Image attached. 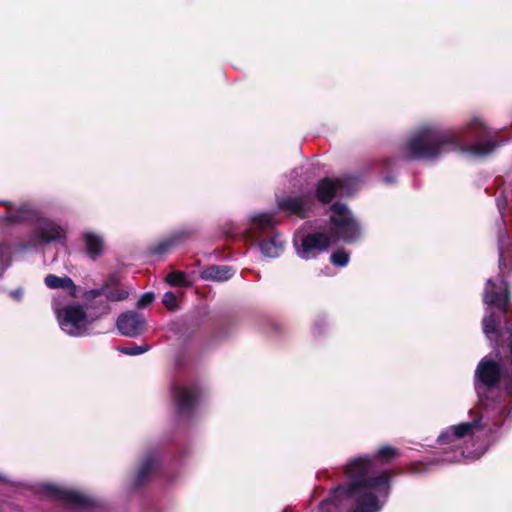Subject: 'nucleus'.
<instances>
[{"instance_id": "1", "label": "nucleus", "mask_w": 512, "mask_h": 512, "mask_svg": "<svg viewBox=\"0 0 512 512\" xmlns=\"http://www.w3.org/2000/svg\"><path fill=\"white\" fill-rule=\"evenodd\" d=\"M398 453L390 446L380 448L373 457L359 456L347 463L345 474L350 483L338 487L324 500L319 512H343L355 502V512H379L390 493V479L385 471H376L378 461H388Z\"/></svg>"}, {"instance_id": "2", "label": "nucleus", "mask_w": 512, "mask_h": 512, "mask_svg": "<svg viewBox=\"0 0 512 512\" xmlns=\"http://www.w3.org/2000/svg\"><path fill=\"white\" fill-rule=\"evenodd\" d=\"M497 146L484 120L473 116L457 133L446 131L435 122L420 125L404 145L403 156L408 160H434L451 151L483 156Z\"/></svg>"}, {"instance_id": "3", "label": "nucleus", "mask_w": 512, "mask_h": 512, "mask_svg": "<svg viewBox=\"0 0 512 512\" xmlns=\"http://www.w3.org/2000/svg\"><path fill=\"white\" fill-rule=\"evenodd\" d=\"M331 222L336 239L345 242H353L360 236V228L357 221L346 205L335 203L331 207ZM334 239L324 232H312L297 234L294 239L296 255L302 260L309 261L326 252Z\"/></svg>"}, {"instance_id": "4", "label": "nucleus", "mask_w": 512, "mask_h": 512, "mask_svg": "<svg viewBox=\"0 0 512 512\" xmlns=\"http://www.w3.org/2000/svg\"><path fill=\"white\" fill-rule=\"evenodd\" d=\"M5 219L13 223L28 222L32 226L28 241L21 246L22 250L39 248L65 239L66 231L62 225L42 216L28 203H22L18 207L9 204Z\"/></svg>"}, {"instance_id": "5", "label": "nucleus", "mask_w": 512, "mask_h": 512, "mask_svg": "<svg viewBox=\"0 0 512 512\" xmlns=\"http://www.w3.org/2000/svg\"><path fill=\"white\" fill-rule=\"evenodd\" d=\"M484 303L488 306L486 314L483 318V332L491 343L495 341L493 347L498 346L497 340V320L492 312V307H496L502 313H506L507 306L510 301L508 283L500 276L495 283L492 279H488L483 296Z\"/></svg>"}, {"instance_id": "6", "label": "nucleus", "mask_w": 512, "mask_h": 512, "mask_svg": "<svg viewBox=\"0 0 512 512\" xmlns=\"http://www.w3.org/2000/svg\"><path fill=\"white\" fill-rule=\"evenodd\" d=\"M58 324L63 332L72 337L89 335L94 319L89 318L82 305L72 303L60 307L53 304Z\"/></svg>"}, {"instance_id": "7", "label": "nucleus", "mask_w": 512, "mask_h": 512, "mask_svg": "<svg viewBox=\"0 0 512 512\" xmlns=\"http://www.w3.org/2000/svg\"><path fill=\"white\" fill-rule=\"evenodd\" d=\"M359 179L346 175L340 178H325L318 182L316 197L320 202L328 203L335 196L351 195L359 186Z\"/></svg>"}, {"instance_id": "8", "label": "nucleus", "mask_w": 512, "mask_h": 512, "mask_svg": "<svg viewBox=\"0 0 512 512\" xmlns=\"http://www.w3.org/2000/svg\"><path fill=\"white\" fill-rule=\"evenodd\" d=\"M43 489L48 495L62 500L73 507L84 508L93 505V500L79 491L67 489L55 484H45Z\"/></svg>"}, {"instance_id": "9", "label": "nucleus", "mask_w": 512, "mask_h": 512, "mask_svg": "<svg viewBox=\"0 0 512 512\" xmlns=\"http://www.w3.org/2000/svg\"><path fill=\"white\" fill-rule=\"evenodd\" d=\"M199 396L197 385H175L173 387V397L176 409L179 415L191 413Z\"/></svg>"}, {"instance_id": "10", "label": "nucleus", "mask_w": 512, "mask_h": 512, "mask_svg": "<svg viewBox=\"0 0 512 512\" xmlns=\"http://www.w3.org/2000/svg\"><path fill=\"white\" fill-rule=\"evenodd\" d=\"M116 326L122 335L136 337L144 331L145 319L142 315L129 311L118 317Z\"/></svg>"}, {"instance_id": "11", "label": "nucleus", "mask_w": 512, "mask_h": 512, "mask_svg": "<svg viewBox=\"0 0 512 512\" xmlns=\"http://www.w3.org/2000/svg\"><path fill=\"white\" fill-rule=\"evenodd\" d=\"M278 206L282 211L287 212L290 215H296L304 218L307 216V212L311 206L310 196H295L286 197L278 201Z\"/></svg>"}, {"instance_id": "12", "label": "nucleus", "mask_w": 512, "mask_h": 512, "mask_svg": "<svg viewBox=\"0 0 512 512\" xmlns=\"http://www.w3.org/2000/svg\"><path fill=\"white\" fill-rule=\"evenodd\" d=\"M82 241L85 253L90 259L95 260L104 253L105 242L101 234L92 230H85L82 233Z\"/></svg>"}, {"instance_id": "13", "label": "nucleus", "mask_w": 512, "mask_h": 512, "mask_svg": "<svg viewBox=\"0 0 512 512\" xmlns=\"http://www.w3.org/2000/svg\"><path fill=\"white\" fill-rule=\"evenodd\" d=\"M499 270L504 273L509 266L512 267V243L505 232L498 236Z\"/></svg>"}, {"instance_id": "14", "label": "nucleus", "mask_w": 512, "mask_h": 512, "mask_svg": "<svg viewBox=\"0 0 512 512\" xmlns=\"http://www.w3.org/2000/svg\"><path fill=\"white\" fill-rule=\"evenodd\" d=\"M129 293V289L121 287L117 279L112 277L96 294H104L109 301H122L129 296Z\"/></svg>"}, {"instance_id": "15", "label": "nucleus", "mask_w": 512, "mask_h": 512, "mask_svg": "<svg viewBox=\"0 0 512 512\" xmlns=\"http://www.w3.org/2000/svg\"><path fill=\"white\" fill-rule=\"evenodd\" d=\"M235 270L228 265H213L201 272V278L211 281H226L232 278Z\"/></svg>"}, {"instance_id": "16", "label": "nucleus", "mask_w": 512, "mask_h": 512, "mask_svg": "<svg viewBox=\"0 0 512 512\" xmlns=\"http://www.w3.org/2000/svg\"><path fill=\"white\" fill-rule=\"evenodd\" d=\"M44 283L50 289H63L68 291L70 296L76 295V285L68 276L59 277L49 274L45 277Z\"/></svg>"}, {"instance_id": "17", "label": "nucleus", "mask_w": 512, "mask_h": 512, "mask_svg": "<svg viewBox=\"0 0 512 512\" xmlns=\"http://www.w3.org/2000/svg\"><path fill=\"white\" fill-rule=\"evenodd\" d=\"M284 250V241L280 235H274L260 244L261 253L269 258L279 257Z\"/></svg>"}, {"instance_id": "18", "label": "nucleus", "mask_w": 512, "mask_h": 512, "mask_svg": "<svg viewBox=\"0 0 512 512\" xmlns=\"http://www.w3.org/2000/svg\"><path fill=\"white\" fill-rule=\"evenodd\" d=\"M157 459L155 456L149 455L143 459L141 466L135 478V484H142L147 477L156 469Z\"/></svg>"}, {"instance_id": "19", "label": "nucleus", "mask_w": 512, "mask_h": 512, "mask_svg": "<svg viewBox=\"0 0 512 512\" xmlns=\"http://www.w3.org/2000/svg\"><path fill=\"white\" fill-rule=\"evenodd\" d=\"M185 236L184 232H176L165 240L161 241L154 249L155 254H163L167 252L171 247H173L176 243L182 240Z\"/></svg>"}, {"instance_id": "20", "label": "nucleus", "mask_w": 512, "mask_h": 512, "mask_svg": "<svg viewBox=\"0 0 512 512\" xmlns=\"http://www.w3.org/2000/svg\"><path fill=\"white\" fill-rule=\"evenodd\" d=\"M253 226L262 231L271 228L274 225L273 215L270 213H261L252 217Z\"/></svg>"}, {"instance_id": "21", "label": "nucleus", "mask_w": 512, "mask_h": 512, "mask_svg": "<svg viewBox=\"0 0 512 512\" xmlns=\"http://www.w3.org/2000/svg\"><path fill=\"white\" fill-rule=\"evenodd\" d=\"M331 262L338 267H345L349 262V254L344 250H337L331 255Z\"/></svg>"}, {"instance_id": "22", "label": "nucleus", "mask_w": 512, "mask_h": 512, "mask_svg": "<svg viewBox=\"0 0 512 512\" xmlns=\"http://www.w3.org/2000/svg\"><path fill=\"white\" fill-rule=\"evenodd\" d=\"M149 349H150V346L144 344V345H134L131 347H120L118 350L123 354L130 355V356H136V355H140V354H143V353L149 351Z\"/></svg>"}, {"instance_id": "23", "label": "nucleus", "mask_w": 512, "mask_h": 512, "mask_svg": "<svg viewBox=\"0 0 512 512\" xmlns=\"http://www.w3.org/2000/svg\"><path fill=\"white\" fill-rule=\"evenodd\" d=\"M166 281L172 286L183 285L185 283V274L181 271H174L166 276Z\"/></svg>"}, {"instance_id": "24", "label": "nucleus", "mask_w": 512, "mask_h": 512, "mask_svg": "<svg viewBox=\"0 0 512 512\" xmlns=\"http://www.w3.org/2000/svg\"><path fill=\"white\" fill-rule=\"evenodd\" d=\"M162 302L169 310H175L177 308L176 296L173 292H166L163 296Z\"/></svg>"}, {"instance_id": "25", "label": "nucleus", "mask_w": 512, "mask_h": 512, "mask_svg": "<svg viewBox=\"0 0 512 512\" xmlns=\"http://www.w3.org/2000/svg\"><path fill=\"white\" fill-rule=\"evenodd\" d=\"M154 298L155 296L152 292L143 293L138 299L137 307L141 309L150 305L154 301Z\"/></svg>"}, {"instance_id": "26", "label": "nucleus", "mask_w": 512, "mask_h": 512, "mask_svg": "<svg viewBox=\"0 0 512 512\" xmlns=\"http://www.w3.org/2000/svg\"><path fill=\"white\" fill-rule=\"evenodd\" d=\"M8 256V248L0 244V272L4 270V264L8 260Z\"/></svg>"}, {"instance_id": "27", "label": "nucleus", "mask_w": 512, "mask_h": 512, "mask_svg": "<svg viewBox=\"0 0 512 512\" xmlns=\"http://www.w3.org/2000/svg\"><path fill=\"white\" fill-rule=\"evenodd\" d=\"M14 509V506L8 502L0 503V512H11Z\"/></svg>"}, {"instance_id": "28", "label": "nucleus", "mask_w": 512, "mask_h": 512, "mask_svg": "<svg viewBox=\"0 0 512 512\" xmlns=\"http://www.w3.org/2000/svg\"><path fill=\"white\" fill-rule=\"evenodd\" d=\"M497 206H498L500 212H502L507 207V200H506V198L499 197L497 199Z\"/></svg>"}, {"instance_id": "29", "label": "nucleus", "mask_w": 512, "mask_h": 512, "mask_svg": "<svg viewBox=\"0 0 512 512\" xmlns=\"http://www.w3.org/2000/svg\"><path fill=\"white\" fill-rule=\"evenodd\" d=\"M12 295H13L14 297L18 298V297H20V296H21V292L17 290V291H14V292L12 293Z\"/></svg>"}, {"instance_id": "30", "label": "nucleus", "mask_w": 512, "mask_h": 512, "mask_svg": "<svg viewBox=\"0 0 512 512\" xmlns=\"http://www.w3.org/2000/svg\"><path fill=\"white\" fill-rule=\"evenodd\" d=\"M384 181H385L386 183H390V182H392V181H393V179H392L391 177H385V178H384Z\"/></svg>"}, {"instance_id": "31", "label": "nucleus", "mask_w": 512, "mask_h": 512, "mask_svg": "<svg viewBox=\"0 0 512 512\" xmlns=\"http://www.w3.org/2000/svg\"><path fill=\"white\" fill-rule=\"evenodd\" d=\"M282 512H292V510L289 508H285Z\"/></svg>"}, {"instance_id": "32", "label": "nucleus", "mask_w": 512, "mask_h": 512, "mask_svg": "<svg viewBox=\"0 0 512 512\" xmlns=\"http://www.w3.org/2000/svg\"><path fill=\"white\" fill-rule=\"evenodd\" d=\"M4 481H5V478L2 475H0V483L4 482Z\"/></svg>"}]
</instances>
